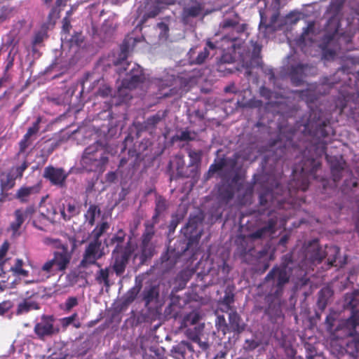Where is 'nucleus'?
Masks as SVG:
<instances>
[{"label":"nucleus","mask_w":359,"mask_h":359,"mask_svg":"<svg viewBox=\"0 0 359 359\" xmlns=\"http://www.w3.org/2000/svg\"><path fill=\"white\" fill-rule=\"evenodd\" d=\"M155 224L154 222H146L144 224V231L141 237V243H151L152 238L155 235Z\"/></svg>","instance_id":"46"},{"label":"nucleus","mask_w":359,"mask_h":359,"mask_svg":"<svg viewBox=\"0 0 359 359\" xmlns=\"http://www.w3.org/2000/svg\"><path fill=\"white\" fill-rule=\"evenodd\" d=\"M218 196L219 200L228 203L234 196V190L231 184L222 185L219 188Z\"/></svg>","instance_id":"45"},{"label":"nucleus","mask_w":359,"mask_h":359,"mask_svg":"<svg viewBox=\"0 0 359 359\" xmlns=\"http://www.w3.org/2000/svg\"><path fill=\"white\" fill-rule=\"evenodd\" d=\"M343 0H333L330 2L327 9L328 20L325 26V40L329 43L336 34L337 29L340 27L341 11L344 7Z\"/></svg>","instance_id":"7"},{"label":"nucleus","mask_w":359,"mask_h":359,"mask_svg":"<svg viewBox=\"0 0 359 359\" xmlns=\"http://www.w3.org/2000/svg\"><path fill=\"white\" fill-rule=\"evenodd\" d=\"M168 205L167 201L162 196H158L155 201V210L154 215L151 218V221L154 224L158 222V217L167 210Z\"/></svg>","instance_id":"34"},{"label":"nucleus","mask_w":359,"mask_h":359,"mask_svg":"<svg viewBox=\"0 0 359 359\" xmlns=\"http://www.w3.org/2000/svg\"><path fill=\"white\" fill-rule=\"evenodd\" d=\"M171 355L175 359H198L195 346L185 341H182L172 347Z\"/></svg>","instance_id":"16"},{"label":"nucleus","mask_w":359,"mask_h":359,"mask_svg":"<svg viewBox=\"0 0 359 359\" xmlns=\"http://www.w3.org/2000/svg\"><path fill=\"white\" fill-rule=\"evenodd\" d=\"M226 166V159L220 158L217 162L211 164L209 167L208 175H211L224 168Z\"/></svg>","instance_id":"54"},{"label":"nucleus","mask_w":359,"mask_h":359,"mask_svg":"<svg viewBox=\"0 0 359 359\" xmlns=\"http://www.w3.org/2000/svg\"><path fill=\"white\" fill-rule=\"evenodd\" d=\"M12 307V302L11 301H4L0 303V316L4 315Z\"/></svg>","instance_id":"64"},{"label":"nucleus","mask_w":359,"mask_h":359,"mask_svg":"<svg viewBox=\"0 0 359 359\" xmlns=\"http://www.w3.org/2000/svg\"><path fill=\"white\" fill-rule=\"evenodd\" d=\"M338 28L336 34L332 37V40L327 43L325 40V30L324 29V34L322 38V43L325 48H332L335 50L337 49H342L352 43L353 34L351 31H345L339 32Z\"/></svg>","instance_id":"14"},{"label":"nucleus","mask_w":359,"mask_h":359,"mask_svg":"<svg viewBox=\"0 0 359 359\" xmlns=\"http://www.w3.org/2000/svg\"><path fill=\"white\" fill-rule=\"evenodd\" d=\"M41 186L39 184L31 187L22 186L15 194V198L21 203H27L32 195L39 194L41 191Z\"/></svg>","instance_id":"24"},{"label":"nucleus","mask_w":359,"mask_h":359,"mask_svg":"<svg viewBox=\"0 0 359 359\" xmlns=\"http://www.w3.org/2000/svg\"><path fill=\"white\" fill-rule=\"evenodd\" d=\"M128 45L123 41L121 53L114 65L118 67L116 72L121 76L125 72L126 76L122 79L121 88H118V93H121L122 89L133 90L137 88L141 83H143L146 79L144 69L139 65L127 62L128 55Z\"/></svg>","instance_id":"2"},{"label":"nucleus","mask_w":359,"mask_h":359,"mask_svg":"<svg viewBox=\"0 0 359 359\" xmlns=\"http://www.w3.org/2000/svg\"><path fill=\"white\" fill-rule=\"evenodd\" d=\"M101 213L100 208L95 204L90 205L87 211L84 214L85 222L90 227L94 226L95 222V217Z\"/></svg>","instance_id":"41"},{"label":"nucleus","mask_w":359,"mask_h":359,"mask_svg":"<svg viewBox=\"0 0 359 359\" xmlns=\"http://www.w3.org/2000/svg\"><path fill=\"white\" fill-rule=\"evenodd\" d=\"M216 326L219 331H221L224 334L228 333V324L226 322L224 316H219L217 318Z\"/></svg>","instance_id":"56"},{"label":"nucleus","mask_w":359,"mask_h":359,"mask_svg":"<svg viewBox=\"0 0 359 359\" xmlns=\"http://www.w3.org/2000/svg\"><path fill=\"white\" fill-rule=\"evenodd\" d=\"M293 263L292 256L290 254H287L283 256L281 259V263L280 266H278L279 268L288 270L290 273L292 272V267L290 266V264Z\"/></svg>","instance_id":"55"},{"label":"nucleus","mask_w":359,"mask_h":359,"mask_svg":"<svg viewBox=\"0 0 359 359\" xmlns=\"http://www.w3.org/2000/svg\"><path fill=\"white\" fill-rule=\"evenodd\" d=\"M38 309H39V306L36 302L26 298L22 302L18 304L16 309V314L22 315L23 313H28L31 310Z\"/></svg>","instance_id":"39"},{"label":"nucleus","mask_w":359,"mask_h":359,"mask_svg":"<svg viewBox=\"0 0 359 359\" xmlns=\"http://www.w3.org/2000/svg\"><path fill=\"white\" fill-rule=\"evenodd\" d=\"M191 2L193 3L191 6L183 8L182 15L184 20L189 18L198 17L203 10L201 4L198 2L196 0L191 1Z\"/></svg>","instance_id":"31"},{"label":"nucleus","mask_w":359,"mask_h":359,"mask_svg":"<svg viewBox=\"0 0 359 359\" xmlns=\"http://www.w3.org/2000/svg\"><path fill=\"white\" fill-rule=\"evenodd\" d=\"M343 170L344 167L339 163L331 165V174L334 182H337L341 180Z\"/></svg>","instance_id":"52"},{"label":"nucleus","mask_w":359,"mask_h":359,"mask_svg":"<svg viewBox=\"0 0 359 359\" xmlns=\"http://www.w3.org/2000/svg\"><path fill=\"white\" fill-rule=\"evenodd\" d=\"M174 79V76L165 74L162 77H155L152 79L151 82V84L158 87V90L161 92L165 88L171 86Z\"/></svg>","instance_id":"37"},{"label":"nucleus","mask_w":359,"mask_h":359,"mask_svg":"<svg viewBox=\"0 0 359 359\" xmlns=\"http://www.w3.org/2000/svg\"><path fill=\"white\" fill-rule=\"evenodd\" d=\"M183 219V215L180 214H173L171 216V219L168 225V233L169 234L173 233L177 226V225Z\"/></svg>","instance_id":"53"},{"label":"nucleus","mask_w":359,"mask_h":359,"mask_svg":"<svg viewBox=\"0 0 359 359\" xmlns=\"http://www.w3.org/2000/svg\"><path fill=\"white\" fill-rule=\"evenodd\" d=\"M278 222L277 217L270 218L266 225L262 226L250 235V238L252 239L262 238L268 236H271L276 232V226Z\"/></svg>","instance_id":"22"},{"label":"nucleus","mask_w":359,"mask_h":359,"mask_svg":"<svg viewBox=\"0 0 359 359\" xmlns=\"http://www.w3.org/2000/svg\"><path fill=\"white\" fill-rule=\"evenodd\" d=\"M310 67L307 64L299 63L291 65L289 69L288 75L292 84L295 86H299L304 83V79L306 76V72Z\"/></svg>","instance_id":"21"},{"label":"nucleus","mask_w":359,"mask_h":359,"mask_svg":"<svg viewBox=\"0 0 359 359\" xmlns=\"http://www.w3.org/2000/svg\"><path fill=\"white\" fill-rule=\"evenodd\" d=\"M109 153L107 145L97 141L84 149L80 164L88 172L102 174L109 163Z\"/></svg>","instance_id":"3"},{"label":"nucleus","mask_w":359,"mask_h":359,"mask_svg":"<svg viewBox=\"0 0 359 359\" xmlns=\"http://www.w3.org/2000/svg\"><path fill=\"white\" fill-rule=\"evenodd\" d=\"M332 294V291L328 287H323L319 291L317 306L320 310L323 311L326 308Z\"/></svg>","instance_id":"42"},{"label":"nucleus","mask_w":359,"mask_h":359,"mask_svg":"<svg viewBox=\"0 0 359 359\" xmlns=\"http://www.w3.org/2000/svg\"><path fill=\"white\" fill-rule=\"evenodd\" d=\"M291 273L288 270L275 266L266 276V282H273V293L275 296H281L285 285L289 283Z\"/></svg>","instance_id":"9"},{"label":"nucleus","mask_w":359,"mask_h":359,"mask_svg":"<svg viewBox=\"0 0 359 359\" xmlns=\"http://www.w3.org/2000/svg\"><path fill=\"white\" fill-rule=\"evenodd\" d=\"M17 179L9 171L6 175H3L0 178V189L1 192L8 191L15 185Z\"/></svg>","instance_id":"43"},{"label":"nucleus","mask_w":359,"mask_h":359,"mask_svg":"<svg viewBox=\"0 0 359 359\" xmlns=\"http://www.w3.org/2000/svg\"><path fill=\"white\" fill-rule=\"evenodd\" d=\"M168 111H158L155 114L148 117L142 123V128L145 130H154L157 124L165 118Z\"/></svg>","instance_id":"25"},{"label":"nucleus","mask_w":359,"mask_h":359,"mask_svg":"<svg viewBox=\"0 0 359 359\" xmlns=\"http://www.w3.org/2000/svg\"><path fill=\"white\" fill-rule=\"evenodd\" d=\"M133 252L134 248L130 240L126 243V249L123 251H118V248L112 250L111 268L116 276L121 277L125 273Z\"/></svg>","instance_id":"8"},{"label":"nucleus","mask_w":359,"mask_h":359,"mask_svg":"<svg viewBox=\"0 0 359 359\" xmlns=\"http://www.w3.org/2000/svg\"><path fill=\"white\" fill-rule=\"evenodd\" d=\"M58 272L60 271H57L53 260L51 259H48L42 265L37 275L31 280H25V284L28 285L46 281Z\"/></svg>","instance_id":"18"},{"label":"nucleus","mask_w":359,"mask_h":359,"mask_svg":"<svg viewBox=\"0 0 359 359\" xmlns=\"http://www.w3.org/2000/svg\"><path fill=\"white\" fill-rule=\"evenodd\" d=\"M158 297L159 288L156 285L145 287L142 293V299L146 306H149L154 301L157 300Z\"/></svg>","instance_id":"28"},{"label":"nucleus","mask_w":359,"mask_h":359,"mask_svg":"<svg viewBox=\"0 0 359 359\" xmlns=\"http://www.w3.org/2000/svg\"><path fill=\"white\" fill-rule=\"evenodd\" d=\"M238 24V15H236V18L234 19L231 18H225L220 23V27L222 29H228L232 28L234 29L235 27Z\"/></svg>","instance_id":"57"},{"label":"nucleus","mask_w":359,"mask_h":359,"mask_svg":"<svg viewBox=\"0 0 359 359\" xmlns=\"http://www.w3.org/2000/svg\"><path fill=\"white\" fill-rule=\"evenodd\" d=\"M233 32H236V35L232 34L231 35L228 34L224 36L222 41L223 42H228L230 46H227V49L229 52L235 53L236 49H239L243 43V40L241 38V35L243 34L247 29L246 24H238L235 27Z\"/></svg>","instance_id":"17"},{"label":"nucleus","mask_w":359,"mask_h":359,"mask_svg":"<svg viewBox=\"0 0 359 359\" xmlns=\"http://www.w3.org/2000/svg\"><path fill=\"white\" fill-rule=\"evenodd\" d=\"M25 262L22 259H16L13 265L11 267L10 271L13 275L19 278H27L29 276V271L23 268Z\"/></svg>","instance_id":"40"},{"label":"nucleus","mask_w":359,"mask_h":359,"mask_svg":"<svg viewBox=\"0 0 359 359\" xmlns=\"http://www.w3.org/2000/svg\"><path fill=\"white\" fill-rule=\"evenodd\" d=\"M126 237V233L122 229H120L110 238L109 245H115L114 249L118 248V251H123L126 249V245H123V243Z\"/></svg>","instance_id":"38"},{"label":"nucleus","mask_w":359,"mask_h":359,"mask_svg":"<svg viewBox=\"0 0 359 359\" xmlns=\"http://www.w3.org/2000/svg\"><path fill=\"white\" fill-rule=\"evenodd\" d=\"M69 173L62 168H55L49 165L45 168L43 171V177L48 180L51 184L59 187H65L66 186V180L68 177Z\"/></svg>","instance_id":"15"},{"label":"nucleus","mask_w":359,"mask_h":359,"mask_svg":"<svg viewBox=\"0 0 359 359\" xmlns=\"http://www.w3.org/2000/svg\"><path fill=\"white\" fill-rule=\"evenodd\" d=\"M79 212L80 207L75 202H67L66 204L62 205V208L60 209L61 215L65 221L69 220Z\"/></svg>","instance_id":"27"},{"label":"nucleus","mask_w":359,"mask_h":359,"mask_svg":"<svg viewBox=\"0 0 359 359\" xmlns=\"http://www.w3.org/2000/svg\"><path fill=\"white\" fill-rule=\"evenodd\" d=\"M181 232L189 240L194 235H200L198 232V220L196 217L190 218L185 226L181 229Z\"/></svg>","instance_id":"35"},{"label":"nucleus","mask_w":359,"mask_h":359,"mask_svg":"<svg viewBox=\"0 0 359 359\" xmlns=\"http://www.w3.org/2000/svg\"><path fill=\"white\" fill-rule=\"evenodd\" d=\"M326 251H324L319 246L317 241H313L309 244L306 250V257L313 264H320L323 259L327 256V269L336 266L337 258L339 255L340 249L336 245L326 246Z\"/></svg>","instance_id":"5"},{"label":"nucleus","mask_w":359,"mask_h":359,"mask_svg":"<svg viewBox=\"0 0 359 359\" xmlns=\"http://www.w3.org/2000/svg\"><path fill=\"white\" fill-rule=\"evenodd\" d=\"M60 12V8H57V6H53L48 15V22H51L53 20L59 18Z\"/></svg>","instance_id":"60"},{"label":"nucleus","mask_w":359,"mask_h":359,"mask_svg":"<svg viewBox=\"0 0 359 359\" xmlns=\"http://www.w3.org/2000/svg\"><path fill=\"white\" fill-rule=\"evenodd\" d=\"M351 306V316L346 322L335 326L337 319L334 315L327 316L325 325L326 330L332 335L344 327L346 334L350 336L359 335V297H354L349 302Z\"/></svg>","instance_id":"4"},{"label":"nucleus","mask_w":359,"mask_h":359,"mask_svg":"<svg viewBox=\"0 0 359 359\" xmlns=\"http://www.w3.org/2000/svg\"><path fill=\"white\" fill-rule=\"evenodd\" d=\"M142 287V284L141 281L135 282V285L129 289L126 293L122 297V304L123 306H127L133 303L138 294L140 292Z\"/></svg>","instance_id":"29"},{"label":"nucleus","mask_w":359,"mask_h":359,"mask_svg":"<svg viewBox=\"0 0 359 359\" xmlns=\"http://www.w3.org/2000/svg\"><path fill=\"white\" fill-rule=\"evenodd\" d=\"M300 125L304 126L303 133L311 137L313 142L310 150H313L315 154L305 161L302 167L300 178L290 180L287 189H283L280 184L281 194L289 193L292 195L296 190L306 191L308 189L309 181L306 175H313L316 172L320 164L316 158L326 154L327 144L335 135L330 119L325 118L320 110L311 109L309 113L302 116Z\"/></svg>","instance_id":"1"},{"label":"nucleus","mask_w":359,"mask_h":359,"mask_svg":"<svg viewBox=\"0 0 359 359\" xmlns=\"http://www.w3.org/2000/svg\"><path fill=\"white\" fill-rule=\"evenodd\" d=\"M234 294L231 290H229V287H227L225 290L224 296L221 300V304L225 306L226 310H231V304L234 302Z\"/></svg>","instance_id":"51"},{"label":"nucleus","mask_w":359,"mask_h":359,"mask_svg":"<svg viewBox=\"0 0 359 359\" xmlns=\"http://www.w3.org/2000/svg\"><path fill=\"white\" fill-rule=\"evenodd\" d=\"M140 251V259L144 263L154 255V247L151 243H141Z\"/></svg>","instance_id":"47"},{"label":"nucleus","mask_w":359,"mask_h":359,"mask_svg":"<svg viewBox=\"0 0 359 359\" xmlns=\"http://www.w3.org/2000/svg\"><path fill=\"white\" fill-rule=\"evenodd\" d=\"M260 95L265 98L266 100H269L272 97L273 92L265 86H262L259 89Z\"/></svg>","instance_id":"63"},{"label":"nucleus","mask_w":359,"mask_h":359,"mask_svg":"<svg viewBox=\"0 0 359 359\" xmlns=\"http://www.w3.org/2000/svg\"><path fill=\"white\" fill-rule=\"evenodd\" d=\"M245 324L243 322L241 316L236 311H231L229 314L228 333L240 334L245 330Z\"/></svg>","instance_id":"23"},{"label":"nucleus","mask_w":359,"mask_h":359,"mask_svg":"<svg viewBox=\"0 0 359 359\" xmlns=\"http://www.w3.org/2000/svg\"><path fill=\"white\" fill-rule=\"evenodd\" d=\"M217 44L212 42L210 39L206 41L205 46L196 55V48H192L188 53L189 60L191 65H202L205 62L210 55L209 50H215L217 48Z\"/></svg>","instance_id":"19"},{"label":"nucleus","mask_w":359,"mask_h":359,"mask_svg":"<svg viewBox=\"0 0 359 359\" xmlns=\"http://www.w3.org/2000/svg\"><path fill=\"white\" fill-rule=\"evenodd\" d=\"M260 27H264L266 29L271 30L273 32L280 28V23H278L280 20V12L278 10L274 11L271 15L269 22L268 23L266 22V19L264 18V15L260 13Z\"/></svg>","instance_id":"26"},{"label":"nucleus","mask_w":359,"mask_h":359,"mask_svg":"<svg viewBox=\"0 0 359 359\" xmlns=\"http://www.w3.org/2000/svg\"><path fill=\"white\" fill-rule=\"evenodd\" d=\"M201 318V316L198 311H192L191 312L186 314L182 321L180 327L181 328H187L190 326H194L192 329H194L196 326L201 325V324H198L199 320Z\"/></svg>","instance_id":"30"},{"label":"nucleus","mask_w":359,"mask_h":359,"mask_svg":"<svg viewBox=\"0 0 359 359\" xmlns=\"http://www.w3.org/2000/svg\"><path fill=\"white\" fill-rule=\"evenodd\" d=\"M109 267L100 269L95 274L96 282L100 285H103L105 287H109L111 285L109 281Z\"/></svg>","instance_id":"44"},{"label":"nucleus","mask_w":359,"mask_h":359,"mask_svg":"<svg viewBox=\"0 0 359 359\" xmlns=\"http://www.w3.org/2000/svg\"><path fill=\"white\" fill-rule=\"evenodd\" d=\"M41 121V118L39 116L36 118V121L33 123L32 126L27 129V131L25 133V135L29 137H31L32 135H36L39 131V124Z\"/></svg>","instance_id":"59"},{"label":"nucleus","mask_w":359,"mask_h":359,"mask_svg":"<svg viewBox=\"0 0 359 359\" xmlns=\"http://www.w3.org/2000/svg\"><path fill=\"white\" fill-rule=\"evenodd\" d=\"M174 163L177 171V176L180 178H191L190 171L185 170V161L182 154H177L174 157Z\"/></svg>","instance_id":"33"},{"label":"nucleus","mask_w":359,"mask_h":359,"mask_svg":"<svg viewBox=\"0 0 359 359\" xmlns=\"http://www.w3.org/2000/svg\"><path fill=\"white\" fill-rule=\"evenodd\" d=\"M344 73V69H338L337 72L330 76H323L320 79L319 83L315 89L307 88L299 92L300 97L307 103H313L318 99V94H325L326 90H330L336 83H339L340 79L337 77L339 73Z\"/></svg>","instance_id":"6"},{"label":"nucleus","mask_w":359,"mask_h":359,"mask_svg":"<svg viewBox=\"0 0 359 359\" xmlns=\"http://www.w3.org/2000/svg\"><path fill=\"white\" fill-rule=\"evenodd\" d=\"M55 318L53 316L43 315L40 321L36 323L34 327V332L41 340L49 337L58 332L59 330L54 327Z\"/></svg>","instance_id":"13"},{"label":"nucleus","mask_w":359,"mask_h":359,"mask_svg":"<svg viewBox=\"0 0 359 359\" xmlns=\"http://www.w3.org/2000/svg\"><path fill=\"white\" fill-rule=\"evenodd\" d=\"M188 156L189 157L188 168L191 175V179L194 182H197L200 177L203 152L201 150L194 151L189 149L188 151Z\"/></svg>","instance_id":"20"},{"label":"nucleus","mask_w":359,"mask_h":359,"mask_svg":"<svg viewBox=\"0 0 359 359\" xmlns=\"http://www.w3.org/2000/svg\"><path fill=\"white\" fill-rule=\"evenodd\" d=\"M104 254L102 242L91 241L85 248L79 268L87 269L93 265L100 267L97 260L101 259Z\"/></svg>","instance_id":"10"},{"label":"nucleus","mask_w":359,"mask_h":359,"mask_svg":"<svg viewBox=\"0 0 359 359\" xmlns=\"http://www.w3.org/2000/svg\"><path fill=\"white\" fill-rule=\"evenodd\" d=\"M109 229V224L107 222H102L97 224L92 231L93 241L101 242L100 238Z\"/></svg>","instance_id":"48"},{"label":"nucleus","mask_w":359,"mask_h":359,"mask_svg":"<svg viewBox=\"0 0 359 359\" xmlns=\"http://www.w3.org/2000/svg\"><path fill=\"white\" fill-rule=\"evenodd\" d=\"M204 325H201L196 326L194 329L189 327L186 330L187 336L196 344V355L198 359H208V350L210 345L207 341H202L200 339L201 334L203 333Z\"/></svg>","instance_id":"12"},{"label":"nucleus","mask_w":359,"mask_h":359,"mask_svg":"<svg viewBox=\"0 0 359 359\" xmlns=\"http://www.w3.org/2000/svg\"><path fill=\"white\" fill-rule=\"evenodd\" d=\"M52 243L58 250L53 252V257L51 259L56 265L57 271L63 272L70 264L72 258V250H69L68 245L62 243L59 239H53Z\"/></svg>","instance_id":"11"},{"label":"nucleus","mask_w":359,"mask_h":359,"mask_svg":"<svg viewBox=\"0 0 359 359\" xmlns=\"http://www.w3.org/2000/svg\"><path fill=\"white\" fill-rule=\"evenodd\" d=\"M234 57L231 55V54L224 53L221 56L220 63L218 65L219 71L223 72L226 69L223 67L224 65L226 63L230 64L234 62Z\"/></svg>","instance_id":"58"},{"label":"nucleus","mask_w":359,"mask_h":359,"mask_svg":"<svg viewBox=\"0 0 359 359\" xmlns=\"http://www.w3.org/2000/svg\"><path fill=\"white\" fill-rule=\"evenodd\" d=\"M346 352L353 358H359V339L349 341L346 345Z\"/></svg>","instance_id":"49"},{"label":"nucleus","mask_w":359,"mask_h":359,"mask_svg":"<svg viewBox=\"0 0 359 359\" xmlns=\"http://www.w3.org/2000/svg\"><path fill=\"white\" fill-rule=\"evenodd\" d=\"M29 139L30 137L25 134L22 139L20 141L19 147L20 153L24 152L30 144Z\"/></svg>","instance_id":"61"},{"label":"nucleus","mask_w":359,"mask_h":359,"mask_svg":"<svg viewBox=\"0 0 359 359\" xmlns=\"http://www.w3.org/2000/svg\"><path fill=\"white\" fill-rule=\"evenodd\" d=\"M144 359H167L165 350L159 346H153L143 352Z\"/></svg>","instance_id":"32"},{"label":"nucleus","mask_w":359,"mask_h":359,"mask_svg":"<svg viewBox=\"0 0 359 359\" xmlns=\"http://www.w3.org/2000/svg\"><path fill=\"white\" fill-rule=\"evenodd\" d=\"M78 304V299L75 297H69L65 302V309L70 311L73 307Z\"/></svg>","instance_id":"62"},{"label":"nucleus","mask_w":359,"mask_h":359,"mask_svg":"<svg viewBox=\"0 0 359 359\" xmlns=\"http://www.w3.org/2000/svg\"><path fill=\"white\" fill-rule=\"evenodd\" d=\"M15 219L11 222L8 230L12 231L13 236L20 235L19 230L25 221L23 217L21 209H17L14 212Z\"/></svg>","instance_id":"36"},{"label":"nucleus","mask_w":359,"mask_h":359,"mask_svg":"<svg viewBox=\"0 0 359 359\" xmlns=\"http://www.w3.org/2000/svg\"><path fill=\"white\" fill-rule=\"evenodd\" d=\"M28 167L29 163L26 160H25L20 165L13 166L8 171L11 174L13 173V176L16 179H21L23 176V172L26 169H27Z\"/></svg>","instance_id":"50"}]
</instances>
